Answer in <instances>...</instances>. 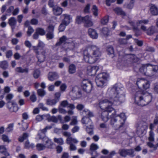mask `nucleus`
<instances>
[{
  "instance_id": "57",
  "label": "nucleus",
  "mask_w": 158,
  "mask_h": 158,
  "mask_svg": "<svg viewBox=\"0 0 158 158\" xmlns=\"http://www.w3.org/2000/svg\"><path fill=\"white\" fill-rule=\"evenodd\" d=\"M40 72L39 70L37 69L35 71L33 74L34 77L35 78H38L40 76Z\"/></svg>"
},
{
  "instance_id": "7",
  "label": "nucleus",
  "mask_w": 158,
  "mask_h": 158,
  "mask_svg": "<svg viewBox=\"0 0 158 158\" xmlns=\"http://www.w3.org/2000/svg\"><path fill=\"white\" fill-rule=\"evenodd\" d=\"M43 137L41 139H42L43 142L44 144L38 143L36 145L37 149L39 151H41L46 148H52L53 143L51 140L47 137Z\"/></svg>"
},
{
  "instance_id": "30",
  "label": "nucleus",
  "mask_w": 158,
  "mask_h": 158,
  "mask_svg": "<svg viewBox=\"0 0 158 158\" xmlns=\"http://www.w3.org/2000/svg\"><path fill=\"white\" fill-rule=\"evenodd\" d=\"M16 23V20L14 17H12L9 19V23L11 26L12 29L15 28Z\"/></svg>"
},
{
  "instance_id": "53",
  "label": "nucleus",
  "mask_w": 158,
  "mask_h": 158,
  "mask_svg": "<svg viewBox=\"0 0 158 158\" xmlns=\"http://www.w3.org/2000/svg\"><path fill=\"white\" fill-rule=\"evenodd\" d=\"M44 118H46L45 115H38L36 117V120L37 121H40Z\"/></svg>"
},
{
  "instance_id": "24",
  "label": "nucleus",
  "mask_w": 158,
  "mask_h": 158,
  "mask_svg": "<svg viewBox=\"0 0 158 158\" xmlns=\"http://www.w3.org/2000/svg\"><path fill=\"white\" fill-rule=\"evenodd\" d=\"M88 34L90 37L93 39H96L98 38V35L95 31L92 29H89Z\"/></svg>"
},
{
  "instance_id": "10",
  "label": "nucleus",
  "mask_w": 158,
  "mask_h": 158,
  "mask_svg": "<svg viewBox=\"0 0 158 158\" xmlns=\"http://www.w3.org/2000/svg\"><path fill=\"white\" fill-rule=\"evenodd\" d=\"M82 122L83 124H89L90 127L87 126L86 128V131L89 135L93 134V125L91 119L88 117H84L82 120Z\"/></svg>"
},
{
  "instance_id": "5",
  "label": "nucleus",
  "mask_w": 158,
  "mask_h": 158,
  "mask_svg": "<svg viewBox=\"0 0 158 158\" xmlns=\"http://www.w3.org/2000/svg\"><path fill=\"white\" fill-rule=\"evenodd\" d=\"M156 124L154 122L153 124L151 123L150 124V128L151 131L149 132L148 137L149 142L147 143L148 146L153 150H156L158 147V143H156L154 141V134L152 131L155 125Z\"/></svg>"
},
{
  "instance_id": "19",
  "label": "nucleus",
  "mask_w": 158,
  "mask_h": 158,
  "mask_svg": "<svg viewBox=\"0 0 158 158\" xmlns=\"http://www.w3.org/2000/svg\"><path fill=\"white\" fill-rule=\"evenodd\" d=\"M54 26L52 25H50L47 30L48 33L46 35L47 38L48 39H51L53 38V31L54 29Z\"/></svg>"
},
{
  "instance_id": "18",
  "label": "nucleus",
  "mask_w": 158,
  "mask_h": 158,
  "mask_svg": "<svg viewBox=\"0 0 158 158\" xmlns=\"http://www.w3.org/2000/svg\"><path fill=\"white\" fill-rule=\"evenodd\" d=\"M67 44L65 47H63V48L66 51H68L69 50H73L77 45L74 43V41L71 38L70 40L68 42V43Z\"/></svg>"
},
{
  "instance_id": "62",
  "label": "nucleus",
  "mask_w": 158,
  "mask_h": 158,
  "mask_svg": "<svg viewBox=\"0 0 158 158\" xmlns=\"http://www.w3.org/2000/svg\"><path fill=\"white\" fill-rule=\"evenodd\" d=\"M14 9V7L13 6H11L9 7V8L7 10L6 12L7 14L6 15H10V13H11L12 10H13Z\"/></svg>"
},
{
  "instance_id": "17",
  "label": "nucleus",
  "mask_w": 158,
  "mask_h": 158,
  "mask_svg": "<svg viewBox=\"0 0 158 158\" xmlns=\"http://www.w3.org/2000/svg\"><path fill=\"white\" fill-rule=\"evenodd\" d=\"M7 107L9 110L11 112H16L19 109L17 104L16 103L14 102H11V103L7 102Z\"/></svg>"
},
{
  "instance_id": "44",
  "label": "nucleus",
  "mask_w": 158,
  "mask_h": 158,
  "mask_svg": "<svg viewBox=\"0 0 158 158\" xmlns=\"http://www.w3.org/2000/svg\"><path fill=\"white\" fill-rule=\"evenodd\" d=\"M54 141L60 145H62L64 143V140L62 138H55Z\"/></svg>"
},
{
  "instance_id": "38",
  "label": "nucleus",
  "mask_w": 158,
  "mask_h": 158,
  "mask_svg": "<svg viewBox=\"0 0 158 158\" xmlns=\"http://www.w3.org/2000/svg\"><path fill=\"white\" fill-rule=\"evenodd\" d=\"M15 71L18 72L20 73H27L28 72V69L27 68L23 69L21 67H19L15 69Z\"/></svg>"
},
{
  "instance_id": "27",
  "label": "nucleus",
  "mask_w": 158,
  "mask_h": 158,
  "mask_svg": "<svg viewBox=\"0 0 158 158\" xmlns=\"http://www.w3.org/2000/svg\"><path fill=\"white\" fill-rule=\"evenodd\" d=\"M78 142L77 139L71 137H68L66 140V143L67 144H77Z\"/></svg>"
},
{
  "instance_id": "61",
  "label": "nucleus",
  "mask_w": 158,
  "mask_h": 158,
  "mask_svg": "<svg viewBox=\"0 0 158 158\" xmlns=\"http://www.w3.org/2000/svg\"><path fill=\"white\" fill-rule=\"evenodd\" d=\"M58 111L60 113L64 114H65L67 113L66 110L60 106H59L58 107Z\"/></svg>"
},
{
  "instance_id": "39",
  "label": "nucleus",
  "mask_w": 158,
  "mask_h": 158,
  "mask_svg": "<svg viewBox=\"0 0 158 158\" xmlns=\"http://www.w3.org/2000/svg\"><path fill=\"white\" fill-rule=\"evenodd\" d=\"M8 64L6 61L1 62L0 63V67L3 69H6L8 67Z\"/></svg>"
},
{
  "instance_id": "64",
  "label": "nucleus",
  "mask_w": 158,
  "mask_h": 158,
  "mask_svg": "<svg viewBox=\"0 0 158 158\" xmlns=\"http://www.w3.org/2000/svg\"><path fill=\"white\" fill-rule=\"evenodd\" d=\"M68 105V103L66 100L62 101L60 103V106L63 107H67Z\"/></svg>"
},
{
  "instance_id": "16",
  "label": "nucleus",
  "mask_w": 158,
  "mask_h": 158,
  "mask_svg": "<svg viewBox=\"0 0 158 158\" xmlns=\"http://www.w3.org/2000/svg\"><path fill=\"white\" fill-rule=\"evenodd\" d=\"M70 39L71 38H67L66 36H63L60 38L59 41L56 43V46H62L63 48L67 44Z\"/></svg>"
},
{
  "instance_id": "26",
  "label": "nucleus",
  "mask_w": 158,
  "mask_h": 158,
  "mask_svg": "<svg viewBox=\"0 0 158 158\" xmlns=\"http://www.w3.org/2000/svg\"><path fill=\"white\" fill-rule=\"evenodd\" d=\"M48 79L51 81H53L58 78L57 73L55 72H50L48 75Z\"/></svg>"
},
{
  "instance_id": "6",
  "label": "nucleus",
  "mask_w": 158,
  "mask_h": 158,
  "mask_svg": "<svg viewBox=\"0 0 158 158\" xmlns=\"http://www.w3.org/2000/svg\"><path fill=\"white\" fill-rule=\"evenodd\" d=\"M149 20L148 19H143L139 20L137 22L135 25L134 22L129 21V23L132 26L134 31L135 32V35L138 36L141 34L140 31L138 29L137 27L139 26L143 25L144 24H146L148 23Z\"/></svg>"
},
{
  "instance_id": "28",
  "label": "nucleus",
  "mask_w": 158,
  "mask_h": 158,
  "mask_svg": "<svg viewBox=\"0 0 158 158\" xmlns=\"http://www.w3.org/2000/svg\"><path fill=\"white\" fill-rule=\"evenodd\" d=\"M63 11L62 9L58 6H55L53 8V11L54 15H60Z\"/></svg>"
},
{
  "instance_id": "23",
  "label": "nucleus",
  "mask_w": 158,
  "mask_h": 158,
  "mask_svg": "<svg viewBox=\"0 0 158 158\" xmlns=\"http://www.w3.org/2000/svg\"><path fill=\"white\" fill-rule=\"evenodd\" d=\"M151 14L154 15H158V8L155 5L151 4L149 6Z\"/></svg>"
},
{
  "instance_id": "40",
  "label": "nucleus",
  "mask_w": 158,
  "mask_h": 158,
  "mask_svg": "<svg viewBox=\"0 0 158 158\" xmlns=\"http://www.w3.org/2000/svg\"><path fill=\"white\" fill-rule=\"evenodd\" d=\"M155 32V27L153 26L150 27L147 30V34L149 35L153 34Z\"/></svg>"
},
{
  "instance_id": "35",
  "label": "nucleus",
  "mask_w": 158,
  "mask_h": 158,
  "mask_svg": "<svg viewBox=\"0 0 158 158\" xmlns=\"http://www.w3.org/2000/svg\"><path fill=\"white\" fill-rule=\"evenodd\" d=\"M129 59V60H132L134 62L138 61L139 59L137 57L133 55H128V57Z\"/></svg>"
},
{
  "instance_id": "20",
  "label": "nucleus",
  "mask_w": 158,
  "mask_h": 158,
  "mask_svg": "<svg viewBox=\"0 0 158 158\" xmlns=\"http://www.w3.org/2000/svg\"><path fill=\"white\" fill-rule=\"evenodd\" d=\"M148 129V126L146 123L143 125H141L137 128V133L138 135L143 134Z\"/></svg>"
},
{
  "instance_id": "54",
  "label": "nucleus",
  "mask_w": 158,
  "mask_h": 158,
  "mask_svg": "<svg viewBox=\"0 0 158 158\" xmlns=\"http://www.w3.org/2000/svg\"><path fill=\"white\" fill-rule=\"evenodd\" d=\"M98 148V146L95 144L92 143L90 146V150L91 151H94L97 150Z\"/></svg>"
},
{
  "instance_id": "8",
  "label": "nucleus",
  "mask_w": 158,
  "mask_h": 158,
  "mask_svg": "<svg viewBox=\"0 0 158 158\" xmlns=\"http://www.w3.org/2000/svg\"><path fill=\"white\" fill-rule=\"evenodd\" d=\"M35 52L36 54V56L38 60L37 62L38 64L44 61L45 58L48 56L49 53V50L47 49L42 51H37L36 50Z\"/></svg>"
},
{
  "instance_id": "13",
  "label": "nucleus",
  "mask_w": 158,
  "mask_h": 158,
  "mask_svg": "<svg viewBox=\"0 0 158 158\" xmlns=\"http://www.w3.org/2000/svg\"><path fill=\"white\" fill-rule=\"evenodd\" d=\"M149 67H151L152 68V71L154 72H156L158 70V66L157 65L152 66L149 64H143L139 69V71L144 75L146 76H149L146 74L147 71V68Z\"/></svg>"
},
{
  "instance_id": "2",
  "label": "nucleus",
  "mask_w": 158,
  "mask_h": 158,
  "mask_svg": "<svg viewBox=\"0 0 158 158\" xmlns=\"http://www.w3.org/2000/svg\"><path fill=\"white\" fill-rule=\"evenodd\" d=\"M101 55L99 48L94 45H92L83 51V59L85 61L93 64L98 61Z\"/></svg>"
},
{
  "instance_id": "41",
  "label": "nucleus",
  "mask_w": 158,
  "mask_h": 158,
  "mask_svg": "<svg viewBox=\"0 0 158 158\" xmlns=\"http://www.w3.org/2000/svg\"><path fill=\"white\" fill-rule=\"evenodd\" d=\"M37 33L40 35H43L45 34V30L42 28H38L36 29Z\"/></svg>"
},
{
  "instance_id": "42",
  "label": "nucleus",
  "mask_w": 158,
  "mask_h": 158,
  "mask_svg": "<svg viewBox=\"0 0 158 158\" xmlns=\"http://www.w3.org/2000/svg\"><path fill=\"white\" fill-rule=\"evenodd\" d=\"M28 137V135L26 133H24L23 134V136L19 137L18 140L19 142H22L24 139H26Z\"/></svg>"
},
{
  "instance_id": "9",
  "label": "nucleus",
  "mask_w": 158,
  "mask_h": 158,
  "mask_svg": "<svg viewBox=\"0 0 158 158\" xmlns=\"http://www.w3.org/2000/svg\"><path fill=\"white\" fill-rule=\"evenodd\" d=\"M118 116H119L121 119L122 120V121H120L121 122V124L119 127V128H121L124 123L126 119L125 114L124 113H121L119 115H117L116 114V111L115 110L114 113L112 114V115L110 116L111 124L112 125L114 124V122L116 121V118Z\"/></svg>"
},
{
  "instance_id": "58",
  "label": "nucleus",
  "mask_w": 158,
  "mask_h": 158,
  "mask_svg": "<svg viewBox=\"0 0 158 158\" xmlns=\"http://www.w3.org/2000/svg\"><path fill=\"white\" fill-rule=\"evenodd\" d=\"M34 30L31 27H29L28 30L27 31V34L28 36H30L33 33Z\"/></svg>"
},
{
  "instance_id": "50",
  "label": "nucleus",
  "mask_w": 158,
  "mask_h": 158,
  "mask_svg": "<svg viewBox=\"0 0 158 158\" xmlns=\"http://www.w3.org/2000/svg\"><path fill=\"white\" fill-rule=\"evenodd\" d=\"M67 25H65V24L62 23L59 27V32H62L64 31L65 27Z\"/></svg>"
},
{
  "instance_id": "51",
  "label": "nucleus",
  "mask_w": 158,
  "mask_h": 158,
  "mask_svg": "<svg viewBox=\"0 0 158 158\" xmlns=\"http://www.w3.org/2000/svg\"><path fill=\"white\" fill-rule=\"evenodd\" d=\"M93 14L95 16H97L98 15V9L95 5H93L92 9Z\"/></svg>"
},
{
  "instance_id": "33",
  "label": "nucleus",
  "mask_w": 158,
  "mask_h": 158,
  "mask_svg": "<svg viewBox=\"0 0 158 158\" xmlns=\"http://www.w3.org/2000/svg\"><path fill=\"white\" fill-rule=\"evenodd\" d=\"M76 71L75 66L73 64H71L69 66V71L70 73L73 74Z\"/></svg>"
},
{
  "instance_id": "4",
  "label": "nucleus",
  "mask_w": 158,
  "mask_h": 158,
  "mask_svg": "<svg viewBox=\"0 0 158 158\" xmlns=\"http://www.w3.org/2000/svg\"><path fill=\"white\" fill-rule=\"evenodd\" d=\"M109 79V74L105 72L99 74L96 77L95 81L98 86L102 87L107 85Z\"/></svg>"
},
{
  "instance_id": "25",
  "label": "nucleus",
  "mask_w": 158,
  "mask_h": 158,
  "mask_svg": "<svg viewBox=\"0 0 158 158\" xmlns=\"http://www.w3.org/2000/svg\"><path fill=\"white\" fill-rule=\"evenodd\" d=\"M63 16L64 17V19L63 20L62 23H64L66 25H68L72 19L70 15L68 14H64Z\"/></svg>"
},
{
  "instance_id": "43",
  "label": "nucleus",
  "mask_w": 158,
  "mask_h": 158,
  "mask_svg": "<svg viewBox=\"0 0 158 158\" xmlns=\"http://www.w3.org/2000/svg\"><path fill=\"white\" fill-rule=\"evenodd\" d=\"M102 32L105 36H107L109 35V29L107 27H104L102 30Z\"/></svg>"
},
{
  "instance_id": "14",
  "label": "nucleus",
  "mask_w": 158,
  "mask_h": 158,
  "mask_svg": "<svg viewBox=\"0 0 158 158\" xmlns=\"http://www.w3.org/2000/svg\"><path fill=\"white\" fill-rule=\"evenodd\" d=\"M140 83L143 85V88L146 89L149 88L150 86V82L147 80L143 79H138L136 82V84L138 87H139V84Z\"/></svg>"
},
{
  "instance_id": "46",
  "label": "nucleus",
  "mask_w": 158,
  "mask_h": 158,
  "mask_svg": "<svg viewBox=\"0 0 158 158\" xmlns=\"http://www.w3.org/2000/svg\"><path fill=\"white\" fill-rule=\"evenodd\" d=\"M2 139L4 142L8 143L11 141V140L9 139L8 137L5 135H2Z\"/></svg>"
},
{
  "instance_id": "48",
  "label": "nucleus",
  "mask_w": 158,
  "mask_h": 158,
  "mask_svg": "<svg viewBox=\"0 0 158 158\" xmlns=\"http://www.w3.org/2000/svg\"><path fill=\"white\" fill-rule=\"evenodd\" d=\"M73 119L70 122V124L71 125H74L77 123V117L76 116H74L73 117Z\"/></svg>"
},
{
  "instance_id": "56",
  "label": "nucleus",
  "mask_w": 158,
  "mask_h": 158,
  "mask_svg": "<svg viewBox=\"0 0 158 158\" xmlns=\"http://www.w3.org/2000/svg\"><path fill=\"white\" fill-rule=\"evenodd\" d=\"M120 155L122 156H125L127 155V152L126 149H122L119 151Z\"/></svg>"
},
{
  "instance_id": "1",
  "label": "nucleus",
  "mask_w": 158,
  "mask_h": 158,
  "mask_svg": "<svg viewBox=\"0 0 158 158\" xmlns=\"http://www.w3.org/2000/svg\"><path fill=\"white\" fill-rule=\"evenodd\" d=\"M123 89L121 84L115 85L108 90L106 98L99 101V104L97 105L103 111L101 117L103 121L107 122L108 120V113L114 110L112 106L119 105L123 102L125 98L124 95L122 94Z\"/></svg>"
},
{
  "instance_id": "34",
  "label": "nucleus",
  "mask_w": 158,
  "mask_h": 158,
  "mask_svg": "<svg viewBox=\"0 0 158 158\" xmlns=\"http://www.w3.org/2000/svg\"><path fill=\"white\" fill-rule=\"evenodd\" d=\"M57 102V101H56L55 99H48L47 100L46 104L48 105L53 106L55 105Z\"/></svg>"
},
{
  "instance_id": "21",
  "label": "nucleus",
  "mask_w": 158,
  "mask_h": 158,
  "mask_svg": "<svg viewBox=\"0 0 158 158\" xmlns=\"http://www.w3.org/2000/svg\"><path fill=\"white\" fill-rule=\"evenodd\" d=\"M52 128V126H48L45 128L39 131L38 132L36 139H41L42 136H44V134L46 132L47 130L51 129Z\"/></svg>"
},
{
  "instance_id": "63",
  "label": "nucleus",
  "mask_w": 158,
  "mask_h": 158,
  "mask_svg": "<svg viewBox=\"0 0 158 158\" xmlns=\"http://www.w3.org/2000/svg\"><path fill=\"white\" fill-rule=\"evenodd\" d=\"M127 152V155H129L133 156H134L133 153L134 151L133 149H130L126 150Z\"/></svg>"
},
{
  "instance_id": "31",
  "label": "nucleus",
  "mask_w": 158,
  "mask_h": 158,
  "mask_svg": "<svg viewBox=\"0 0 158 158\" xmlns=\"http://www.w3.org/2000/svg\"><path fill=\"white\" fill-rule=\"evenodd\" d=\"M0 152L6 156H9V153L7 152L6 149L4 145H0Z\"/></svg>"
},
{
  "instance_id": "36",
  "label": "nucleus",
  "mask_w": 158,
  "mask_h": 158,
  "mask_svg": "<svg viewBox=\"0 0 158 158\" xmlns=\"http://www.w3.org/2000/svg\"><path fill=\"white\" fill-rule=\"evenodd\" d=\"M84 22V17H83L80 16H78L77 17L76 19V23L80 24L82 22Z\"/></svg>"
},
{
  "instance_id": "55",
  "label": "nucleus",
  "mask_w": 158,
  "mask_h": 158,
  "mask_svg": "<svg viewBox=\"0 0 158 158\" xmlns=\"http://www.w3.org/2000/svg\"><path fill=\"white\" fill-rule=\"evenodd\" d=\"M83 113H85L86 115H87L89 117H92L93 116V113L87 109H85L83 111Z\"/></svg>"
},
{
  "instance_id": "45",
  "label": "nucleus",
  "mask_w": 158,
  "mask_h": 158,
  "mask_svg": "<svg viewBox=\"0 0 158 158\" xmlns=\"http://www.w3.org/2000/svg\"><path fill=\"white\" fill-rule=\"evenodd\" d=\"M14 96L13 94L11 93L8 94L7 95L6 97V99L8 102H11L10 101L13 98Z\"/></svg>"
},
{
  "instance_id": "15",
  "label": "nucleus",
  "mask_w": 158,
  "mask_h": 158,
  "mask_svg": "<svg viewBox=\"0 0 158 158\" xmlns=\"http://www.w3.org/2000/svg\"><path fill=\"white\" fill-rule=\"evenodd\" d=\"M99 68L98 66H88L87 68V73L91 76L95 75L99 69Z\"/></svg>"
},
{
  "instance_id": "47",
  "label": "nucleus",
  "mask_w": 158,
  "mask_h": 158,
  "mask_svg": "<svg viewBox=\"0 0 158 158\" xmlns=\"http://www.w3.org/2000/svg\"><path fill=\"white\" fill-rule=\"evenodd\" d=\"M108 20L109 17L107 16H105L101 19V23L103 25H105L108 22Z\"/></svg>"
},
{
  "instance_id": "59",
  "label": "nucleus",
  "mask_w": 158,
  "mask_h": 158,
  "mask_svg": "<svg viewBox=\"0 0 158 158\" xmlns=\"http://www.w3.org/2000/svg\"><path fill=\"white\" fill-rule=\"evenodd\" d=\"M107 51L110 54H113L114 53V49L112 46H110L107 49Z\"/></svg>"
},
{
  "instance_id": "52",
  "label": "nucleus",
  "mask_w": 158,
  "mask_h": 158,
  "mask_svg": "<svg viewBox=\"0 0 158 158\" xmlns=\"http://www.w3.org/2000/svg\"><path fill=\"white\" fill-rule=\"evenodd\" d=\"M37 93L39 95L43 97L46 94V92L43 89H40L38 90Z\"/></svg>"
},
{
  "instance_id": "60",
  "label": "nucleus",
  "mask_w": 158,
  "mask_h": 158,
  "mask_svg": "<svg viewBox=\"0 0 158 158\" xmlns=\"http://www.w3.org/2000/svg\"><path fill=\"white\" fill-rule=\"evenodd\" d=\"M34 147L33 144H30L29 142L27 141L25 143V147L26 148H29L30 147L33 148Z\"/></svg>"
},
{
  "instance_id": "3",
  "label": "nucleus",
  "mask_w": 158,
  "mask_h": 158,
  "mask_svg": "<svg viewBox=\"0 0 158 158\" xmlns=\"http://www.w3.org/2000/svg\"><path fill=\"white\" fill-rule=\"evenodd\" d=\"M147 95L145 96V94L141 91H137L135 95V102L138 105L141 106H144L151 101L152 96L151 94L147 92L145 93Z\"/></svg>"
},
{
  "instance_id": "37",
  "label": "nucleus",
  "mask_w": 158,
  "mask_h": 158,
  "mask_svg": "<svg viewBox=\"0 0 158 158\" xmlns=\"http://www.w3.org/2000/svg\"><path fill=\"white\" fill-rule=\"evenodd\" d=\"M132 37L131 35H128L127 36V39H120L119 40V42L121 44H124L127 43V40Z\"/></svg>"
},
{
  "instance_id": "49",
  "label": "nucleus",
  "mask_w": 158,
  "mask_h": 158,
  "mask_svg": "<svg viewBox=\"0 0 158 158\" xmlns=\"http://www.w3.org/2000/svg\"><path fill=\"white\" fill-rule=\"evenodd\" d=\"M14 124L11 123L9 124L6 130L7 132H10L13 130Z\"/></svg>"
},
{
  "instance_id": "11",
  "label": "nucleus",
  "mask_w": 158,
  "mask_h": 158,
  "mask_svg": "<svg viewBox=\"0 0 158 158\" xmlns=\"http://www.w3.org/2000/svg\"><path fill=\"white\" fill-rule=\"evenodd\" d=\"M81 86L84 90L87 92H89L92 89L93 85L88 80L84 79L81 83Z\"/></svg>"
},
{
  "instance_id": "22",
  "label": "nucleus",
  "mask_w": 158,
  "mask_h": 158,
  "mask_svg": "<svg viewBox=\"0 0 158 158\" xmlns=\"http://www.w3.org/2000/svg\"><path fill=\"white\" fill-rule=\"evenodd\" d=\"M84 26L85 27H89L93 25L91 17L86 16L84 17Z\"/></svg>"
},
{
  "instance_id": "32",
  "label": "nucleus",
  "mask_w": 158,
  "mask_h": 158,
  "mask_svg": "<svg viewBox=\"0 0 158 158\" xmlns=\"http://www.w3.org/2000/svg\"><path fill=\"white\" fill-rule=\"evenodd\" d=\"M114 11L118 15H121L123 16H126L125 13L122 11V9L120 8H116L114 9Z\"/></svg>"
},
{
  "instance_id": "29",
  "label": "nucleus",
  "mask_w": 158,
  "mask_h": 158,
  "mask_svg": "<svg viewBox=\"0 0 158 158\" xmlns=\"http://www.w3.org/2000/svg\"><path fill=\"white\" fill-rule=\"evenodd\" d=\"M44 43L42 41H39L37 47L33 46V47L34 51H42L43 50L42 48L44 46Z\"/></svg>"
},
{
  "instance_id": "12",
  "label": "nucleus",
  "mask_w": 158,
  "mask_h": 158,
  "mask_svg": "<svg viewBox=\"0 0 158 158\" xmlns=\"http://www.w3.org/2000/svg\"><path fill=\"white\" fill-rule=\"evenodd\" d=\"M46 118L49 122H52L55 123L57 122L59 120L61 123H64L62 116L60 115H58L57 116H51L49 114H48L45 115Z\"/></svg>"
}]
</instances>
